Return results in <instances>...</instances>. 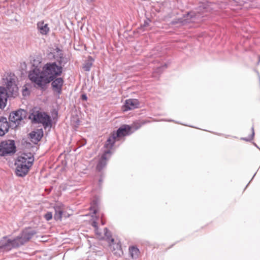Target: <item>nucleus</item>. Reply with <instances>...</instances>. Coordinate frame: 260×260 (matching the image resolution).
Returning <instances> with one entry per match:
<instances>
[{
	"instance_id": "nucleus-24",
	"label": "nucleus",
	"mask_w": 260,
	"mask_h": 260,
	"mask_svg": "<svg viewBox=\"0 0 260 260\" xmlns=\"http://www.w3.org/2000/svg\"><path fill=\"white\" fill-rule=\"evenodd\" d=\"M44 217L47 221L51 220L52 218V213L50 212H47L46 214H45Z\"/></svg>"
},
{
	"instance_id": "nucleus-18",
	"label": "nucleus",
	"mask_w": 260,
	"mask_h": 260,
	"mask_svg": "<svg viewBox=\"0 0 260 260\" xmlns=\"http://www.w3.org/2000/svg\"><path fill=\"white\" fill-rule=\"evenodd\" d=\"M118 140H119L118 137L115 136V132H113L111 134L107 140L105 145V147L110 150L112 148L115 142Z\"/></svg>"
},
{
	"instance_id": "nucleus-14",
	"label": "nucleus",
	"mask_w": 260,
	"mask_h": 260,
	"mask_svg": "<svg viewBox=\"0 0 260 260\" xmlns=\"http://www.w3.org/2000/svg\"><path fill=\"white\" fill-rule=\"evenodd\" d=\"M10 125L5 117L0 118V136H4L9 129Z\"/></svg>"
},
{
	"instance_id": "nucleus-9",
	"label": "nucleus",
	"mask_w": 260,
	"mask_h": 260,
	"mask_svg": "<svg viewBox=\"0 0 260 260\" xmlns=\"http://www.w3.org/2000/svg\"><path fill=\"white\" fill-rule=\"evenodd\" d=\"M23 162H15L16 166V174L18 176L23 177L25 176L29 172L31 167L27 166V165H22Z\"/></svg>"
},
{
	"instance_id": "nucleus-3",
	"label": "nucleus",
	"mask_w": 260,
	"mask_h": 260,
	"mask_svg": "<svg viewBox=\"0 0 260 260\" xmlns=\"http://www.w3.org/2000/svg\"><path fill=\"white\" fill-rule=\"evenodd\" d=\"M21 245L22 243L19 242V239L17 238L12 240L4 237L0 241V250L2 251H9Z\"/></svg>"
},
{
	"instance_id": "nucleus-26",
	"label": "nucleus",
	"mask_w": 260,
	"mask_h": 260,
	"mask_svg": "<svg viewBox=\"0 0 260 260\" xmlns=\"http://www.w3.org/2000/svg\"><path fill=\"white\" fill-rule=\"evenodd\" d=\"M150 21V20L149 19H148L147 20L145 21L144 22V25L143 26L144 27H146V26H148L149 24V22Z\"/></svg>"
},
{
	"instance_id": "nucleus-25",
	"label": "nucleus",
	"mask_w": 260,
	"mask_h": 260,
	"mask_svg": "<svg viewBox=\"0 0 260 260\" xmlns=\"http://www.w3.org/2000/svg\"><path fill=\"white\" fill-rule=\"evenodd\" d=\"M91 66V63H87L86 64H85L83 68L84 69L85 71H89L90 69Z\"/></svg>"
},
{
	"instance_id": "nucleus-19",
	"label": "nucleus",
	"mask_w": 260,
	"mask_h": 260,
	"mask_svg": "<svg viewBox=\"0 0 260 260\" xmlns=\"http://www.w3.org/2000/svg\"><path fill=\"white\" fill-rule=\"evenodd\" d=\"M37 28L40 32L43 35H47L50 30L48 24H45L43 21L38 22Z\"/></svg>"
},
{
	"instance_id": "nucleus-15",
	"label": "nucleus",
	"mask_w": 260,
	"mask_h": 260,
	"mask_svg": "<svg viewBox=\"0 0 260 260\" xmlns=\"http://www.w3.org/2000/svg\"><path fill=\"white\" fill-rule=\"evenodd\" d=\"M43 136V132L42 129H37L36 131H33L29 134V137L31 141L36 143L42 139Z\"/></svg>"
},
{
	"instance_id": "nucleus-10",
	"label": "nucleus",
	"mask_w": 260,
	"mask_h": 260,
	"mask_svg": "<svg viewBox=\"0 0 260 260\" xmlns=\"http://www.w3.org/2000/svg\"><path fill=\"white\" fill-rule=\"evenodd\" d=\"M140 106L139 101L137 99H128L125 101L122 109L123 111H127L137 108Z\"/></svg>"
},
{
	"instance_id": "nucleus-6",
	"label": "nucleus",
	"mask_w": 260,
	"mask_h": 260,
	"mask_svg": "<svg viewBox=\"0 0 260 260\" xmlns=\"http://www.w3.org/2000/svg\"><path fill=\"white\" fill-rule=\"evenodd\" d=\"M23 162L22 165L31 167L34 161V157L31 153H24L19 156L16 162Z\"/></svg>"
},
{
	"instance_id": "nucleus-5",
	"label": "nucleus",
	"mask_w": 260,
	"mask_h": 260,
	"mask_svg": "<svg viewBox=\"0 0 260 260\" xmlns=\"http://www.w3.org/2000/svg\"><path fill=\"white\" fill-rule=\"evenodd\" d=\"M15 148L14 141H3L0 144V155L5 156L8 154L13 153L15 152Z\"/></svg>"
},
{
	"instance_id": "nucleus-20",
	"label": "nucleus",
	"mask_w": 260,
	"mask_h": 260,
	"mask_svg": "<svg viewBox=\"0 0 260 260\" xmlns=\"http://www.w3.org/2000/svg\"><path fill=\"white\" fill-rule=\"evenodd\" d=\"M130 131V127L128 126H124L120 127L116 132H115V136L117 137L118 140L126 135Z\"/></svg>"
},
{
	"instance_id": "nucleus-17",
	"label": "nucleus",
	"mask_w": 260,
	"mask_h": 260,
	"mask_svg": "<svg viewBox=\"0 0 260 260\" xmlns=\"http://www.w3.org/2000/svg\"><path fill=\"white\" fill-rule=\"evenodd\" d=\"M63 83V80L61 78H58L55 80H53L52 86L53 90L56 91L58 93H60Z\"/></svg>"
},
{
	"instance_id": "nucleus-4",
	"label": "nucleus",
	"mask_w": 260,
	"mask_h": 260,
	"mask_svg": "<svg viewBox=\"0 0 260 260\" xmlns=\"http://www.w3.org/2000/svg\"><path fill=\"white\" fill-rule=\"evenodd\" d=\"M29 118L36 123H42L44 127L51 125L50 117L45 113L34 112L29 115Z\"/></svg>"
},
{
	"instance_id": "nucleus-11",
	"label": "nucleus",
	"mask_w": 260,
	"mask_h": 260,
	"mask_svg": "<svg viewBox=\"0 0 260 260\" xmlns=\"http://www.w3.org/2000/svg\"><path fill=\"white\" fill-rule=\"evenodd\" d=\"M111 153L109 150L105 151L97 164L96 168L98 171H101L106 166L107 160L110 157Z\"/></svg>"
},
{
	"instance_id": "nucleus-27",
	"label": "nucleus",
	"mask_w": 260,
	"mask_h": 260,
	"mask_svg": "<svg viewBox=\"0 0 260 260\" xmlns=\"http://www.w3.org/2000/svg\"><path fill=\"white\" fill-rule=\"evenodd\" d=\"M81 99L84 100V101H86L87 100V96L85 94H82L81 95Z\"/></svg>"
},
{
	"instance_id": "nucleus-13",
	"label": "nucleus",
	"mask_w": 260,
	"mask_h": 260,
	"mask_svg": "<svg viewBox=\"0 0 260 260\" xmlns=\"http://www.w3.org/2000/svg\"><path fill=\"white\" fill-rule=\"evenodd\" d=\"M10 96L7 90L4 87H0V108H5L7 103L8 97Z\"/></svg>"
},
{
	"instance_id": "nucleus-7",
	"label": "nucleus",
	"mask_w": 260,
	"mask_h": 260,
	"mask_svg": "<svg viewBox=\"0 0 260 260\" xmlns=\"http://www.w3.org/2000/svg\"><path fill=\"white\" fill-rule=\"evenodd\" d=\"M25 117L26 111L20 109L11 112L9 115V120L10 121L15 123H19V122L22 120Z\"/></svg>"
},
{
	"instance_id": "nucleus-1",
	"label": "nucleus",
	"mask_w": 260,
	"mask_h": 260,
	"mask_svg": "<svg viewBox=\"0 0 260 260\" xmlns=\"http://www.w3.org/2000/svg\"><path fill=\"white\" fill-rule=\"evenodd\" d=\"M61 73V67L57 66L55 63H49L45 65L41 72L38 67H35L30 71L28 77L38 86L42 87L53 81L55 76L60 75Z\"/></svg>"
},
{
	"instance_id": "nucleus-23",
	"label": "nucleus",
	"mask_w": 260,
	"mask_h": 260,
	"mask_svg": "<svg viewBox=\"0 0 260 260\" xmlns=\"http://www.w3.org/2000/svg\"><path fill=\"white\" fill-rule=\"evenodd\" d=\"M22 95L24 96H28L29 95L30 91L26 85H24L23 87V89H22Z\"/></svg>"
},
{
	"instance_id": "nucleus-28",
	"label": "nucleus",
	"mask_w": 260,
	"mask_h": 260,
	"mask_svg": "<svg viewBox=\"0 0 260 260\" xmlns=\"http://www.w3.org/2000/svg\"><path fill=\"white\" fill-rule=\"evenodd\" d=\"M101 223L102 225H104L105 224V221L104 220V219L103 218V215H101Z\"/></svg>"
},
{
	"instance_id": "nucleus-2",
	"label": "nucleus",
	"mask_w": 260,
	"mask_h": 260,
	"mask_svg": "<svg viewBox=\"0 0 260 260\" xmlns=\"http://www.w3.org/2000/svg\"><path fill=\"white\" fill-rule=\"evenodd\" d=\"M92 225L95 229L96 238L100 240L105 239L108 242L110 249L112 251L120 250V245L118 243L114 242V239L111 237L110 233L108 231L107 228L104 229V234L103 235L102 233L99 232L98 222L96 221H93Z\"/></svg>"
},
{
	"instance_id": "nucleus-8",
	"label": "nucleus",
	"mask_w": 260,
	"mask_h": 260,
	"mask_svg": "<svg viewBox=\"0 0 260 260\" xmlns=\"http://www.w3.org/2000/svg\"><path fill=\"white\" fill-rule=\"evenodd\" d=\"M6 88V89L10 96H15L17 95L18 88L14 79L11 78L7 81Z\"/></svg>"
},
{
	"instance_id": "nucleus-22",
	"label": "nucleus",
	"mask_w": 260,
	"mask_h": 260,
	"mask_svg": "<svg viewBox=\"0 0 260 260\" xmlns=\"http://www.w3.org/2000/svg\"><path fill=\"white\" fill-rule=\"evenodd\" d=\"M90 210L93 212V213L95 215L98 214V216H100L99 211L100 209L98 207V205L96 202H93L92 205L90 207Z\"/></svg>"
},
{
	"instance_id": "nucleus-12",
	"label": "nucleus",
	"mask_w": 260,
	"mask_h": 260,
	"mask_svg": "<svg viewBox=\"0 0 260 260\" xmlns=\"http://www.w3.org/2000/svg\"><path fill=\"white\" fill-rule=\"evenodd\" d=\"M35 233L34 231L26 229L22 232L21 236H18L16 238L19 239V242L22 243V245H23L25 242L28 241Z\"/></svg>"
},
{
	"instance_id": "nucleus-16",
	"label": "nucleus",
	"mask_w": 260,
	"mask_h": 260,
	"mask_svg": "<svg viewBox=\"0 0 260 260\" xmlns=\"http://www.w3.org/2000/svg\"><path fill=\"white\" fill-rule=\"evenodd\" d=\"M64 208L62 204H58L54 206L55 214L54 218L55 220H61Z\"/></svg>"
},
{
	"instance_id": "nucleus-21",
	"label": "nucleus",
	"mask_w": 260,
	"mask_h": 260,
	"mask_svg": "<svg viewBox=\"0 0 260 260\" xmlns=\"http://www.w3.org/2000/svg\"><path fill=\"white\" fill-rule=\"evenodd\" d=\"M129 253L133 259H137L140 256L139 249L136 246H132L129 247Z\"/></svg>"
}]
</instances>
